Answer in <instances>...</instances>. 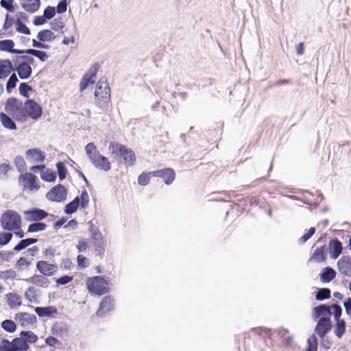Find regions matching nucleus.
I'll list each match as a JSON object with an SVG mask.
<instances>
[{"instance_id": "26", "label": "nucleus", "mask_w": 351, "mask_h": 351, "mask_svg": "<svg viewBox=\"0 0 351 351\" xmlns=\"http://www.w3.org/2000/svg\"><path fill=\"white\" fill-rule=\"evenodd\" d=\"M109 151L111 154H134L132 149L126 148L124 145L112 142L109 145Z\"/></svg>"}, {"instance_id": "19", "label": "nucleus", "mask_w": 351, "mask_h": 351, "mask_svg": "<svg viewBox=\"0 0 351 351\" xmlns=\"http://www.w3.org/2000/svg\"><path fill=\"white\" fill-rule=\"evenodd\" d=\"M51 332L53 335L62 337L67 335L69 328L66 323L63 322H56L52 325Z\"/></svg>"}, {"instance_id": "31", "label": "nucleus", "mask_w": 351, "mask_h": 351, "mask_svg": "<svg viewBox=\"0 0 351 351\" xmlns=\"http://www.w3.org/2000/svg\"><path fill=\"white\" fill-rule=\"evenodd\" d=\"M336 276L335 271L331 267H326L321 274V280L324 282H329Z\"/></svg>"}, {"instance_id": "6", "label": "nucleus", "mask_w": 351, "mask_h": 351, "mask_svg": "<svg viewBox=\"0 0 351 351\" xmlns=\"http://www.w3.org/2000/svg\"><path fill=\"white\" fill-rule=\"evenodd\" d=\"M25 117H29L34 120L38 119L43 114L41 106L34 99H27L24 103Z\"/></svg>"}, {"instance_id": "11", "label": "nucleus", "mask_w": 351, "mask_h": 351, "mask_svg": "<svg viewBox=\"0 0 351 351\" xmlns=\"http://www.w3.org/2000/svg\"><path fill=\"white\" fill-rule=\"evenodd\" d=\"M331 329V322L328 317H321L317 322L315 331L317 335L323 338Z\"/></svg>"}, {"instance_id": "49", "label": "nucleus", "mask_w": 351, "mask_h": 351, "mask_svg": "<svg viewBox=\"0 0 351 351\" xmlns=\"http://www.w3.org/2000/svg\"><path fill=\"white\" fill-rule=\"evenodd\" d=\"M19 89L20 94L25 97H29L28 92L33 90L31 86L25 82L20 84Z\"/></svg>"}, {"instance_id": "57", "label": "nucleus", "mask_w": 351, "mask_h": 351, "mask_svg": "<svg viewBox=\"0 0 351 351\" xmlns=\"http://www.w3.org/2000/svg\"><path fill=\"white\" fill-rule=\"evenodd\" d=\"M67 8V0H61L57 5L56 11L59 14L64 13Z\"/></svg>"}, {"instance_id": "51", "label": "nucleus", "mask_w": 351, "mask_h": 351, "mask_svg": "<svg viewBox=\"0 0 351 351\" xmlns=\"http://www.w3.org/2000/svg\"><path fill=\"white\" fill-rule=\"evenodd\" d=\"M13 2H14V0H1L0 5L2 8L5 9L7 11L13 12L14 11Z\"/></svg>"}, {"instance_id": "12", "label": "nucleus", "mask_w": 351, "mask_h": 351, "mask_svg": "<svg viewBox=\"0 0 351 351\" xmlns=\"http://www.w3.org/2000/svg\"><path fill=\"white\" fill-rule=\"evenodd\" d=\"M40 169L41 178L46 182H53L56 178V173L51 169L46 168L45 166H33L31 170L36 172Z\"/></svg>"}, {"instance_id": "58", "label": "nucleus", "mask_w": 351, "mask_h": 351, "mask_svg": "<svg viewBox=\"0 0 351 351\" xmlns=\"http://www.w3.org/2000/svg\"><path fill=\"white\" fill-rule=\"evenodd\" d=\"M315 228H311L308 230V232L304 234L300 239H299V242L301 243H305L306 241H308L313 235V234L315 233Z\"/></svg>"}, {"instance_id": "59", "label": "nucleus", "mask_w": 351, "mask_h": 351, "mask_svg": "<svg viewBox=\"0 0 351 351\" xmlns=\"http://www.w3.org/2000/svg\"><path fill=\"white\" fill-rule=\"evenodd\" d=\"M330 308L333 310V314L335 321L341 319L340 317L342 312L341 306L337 304H332Z\"/></svg>"}, {"instance_id": "15", "label": "nucleus", "mask_w": 351, "mask_h": 351, "mask_svg": "<svg viewBox=\"0 0 351 351\" xmlns=\"http://www.w3.org/2000/svg\"><path fill=\"white\" fill-rule=\"evenodd\" d=\"M14 71L18 73L21 80H26L31 76L32 69L27 62H18L14 65Z\"/></svg>"}, {"instance_id": "1", "label": "nucleus", "mask_w": 351, "mask_h": 351, "mask_svg": "<svg viewBox=\"0 0 351 351\" xmlns=\"http://www.w3.org/2000/svg\"><path fill=\"white\" fill-rule=\"evenodd\" d=\"M4 108L5 112L16 121L23 123L26 121L24 104L17 98H8L5 104Z\"/></svg>"}, {"instance_id": "33", "label": "nucleus", "mask_w": 351, "mask_h": 351, "mask_svg": "<svg viewBox=\"0 0 351 351\" xmlns=\"http://www.w3.org/2000/svg\"><path fill=\"white\" fill-rule=\"evenodd\" d=\"M346 332V322L343 319L336 320L334 333L338 339H341Z\"/></svg>"}, {"instance_id": "18", "label": "nucleus", "mask_w": 351, "mask_h": 351, "mask_svg": "<svg viewBox=\"0 0 351 351\" xmlns=\"http://www.w3.org/2000/svg\"><path fill=\"white\" fill-rule=\"evenodd\" d=\"M154 176L161 177L163 178L165 184H170L175 178V174L173 169L167 168L162 170L155 171L152 173Z\"/></svg>"}, {"instance_id": "45", "label": "nucleus", "mask_w": 351, "mask_h": 351, "mask_svg": "<svg viewBox=\"0 0 351 351\" xmlns=\"http://www.w3.org/2000/svg\"><path fill=\"white\" fill-rule=\"evenodd\" d=\"M330 296V291L328 289H320L318 290L316 294V299L317 300H324L325 299L329 298Z\"/></svg>"}, {"instance_id": "54", "label": "nucleus", "mask_w": 351, "mask_h": 351, "mask_svg": "<svg viewBox=\"0 0 351 351\" xmlns=\"http://www.w3.org/2000/svg\"><path fill=\"white\" fill-rule=\"evenodd\" d=\"M332 147H333V152L335 154L336 153H343V152H348V145L343 144V145H340L339 143H334L332 145Z\"/></svg>"}, {"instance_id": "32", "label": "nucleus", "mask_w": 351, "mask_h": 351, "mask_svg": "<svg viewBox=\"0 0 351 351\" xmlns=\"http://www.w3.org/2000/svg\"><path fill=\"white\" fill-rule=\"evenodd\" d=\"M6 297L10 307L14 308L21 305V298L20 295L14 293H10L7 294Z\"/></svg>"}, {"instance_id": "43", "label": "nucleus", "mask_w": 351, "mask_h": 351, "mask_svg": "<svg viewBox=\"0 0 351 351\" xmlns=\"http://www.w3.org/2000/svg\"><path fill=\"white\" fill-rule=\"evenodd\" d=\"M47 225L44 223H34L29 226L27 231L29 232H36L45 230Z\"/></svg>"}, {"instance_id": "63", "label": "nucleus", "mask_w": 351, "mask_h": 351, "mask_svg": "<svg viewBox=\"0 0 351 351\" xmlns=\"http://www.w3.org/2000/svg\"><path fill=\"white\" fill-rule=\"evenodd\" d=\"M46 21L45 18L44 16H35L33 23L36 26L42 25H43Z\"/></svg>"}, {"instance_id": "34", "label": "nucleus", "mask_w": 351, "mask_h": 351, "mask_svg": "<svg viewBox=\"0 0 351 351\" xmlns=\"http://www.w3.org/2000/svg\"><path fill=\"white\" fill-rule=\"evenodd\" d=\"M21 337H23L25 343L27 345H29V343H34L38 341V337L37 335L31 330L28 331H22L21 333Z\"/></svg>"}, {"instance_id": "61", "label": "nucleus", "mask_w": 351, "mask_h": 351, "mask_svg": "<svg viewBox=\"0 0 351 351\" xmlns=\"http://www.w3.org/2000/svg\"><path fill=\"white\" fill-rule=\"evenodd\" d=\"M10 169V167L7 164H1L0 165V177H7V173Z\"/></svg>"}, {"instance_id": "13", "label": "nucleus", "mask_w": 351, "mask_h": 351, "mask_svg": "<svg viewBox=\"0 0 351 351\" xmlns=\"http://www.w3.org/2000/svg\"><path fill=\"white\" fill-rule=\"evenodd\" d=\"M93 165L100 169L108 171L110 169V162L103 155H88Z\"/></svg>"}, {"instance_id": "7", "label": "nucleus", "mask_w": 351, "mask_h": 351, "mask_svg": "<svg viewBox=\"0 0 351 351\" xmlns=\"http://www.w3.org/2000/svg\"><path fill=\"white\" fill-rule=\"evenodd\" d=\"M23 189L29 193L37 192L40 188L37 182V177L31 173H27L20 176Z\"/></svg>"}, {"instance_id": "35", "label": "nucleus", "mask_w": 351, "mask_h": 351, "mask_svg": "<svg viewBox=\"0 0 351 351\" xmlns=\"http://www.w3.org/2000/svg\"><path fill=\"white\" fill-rule=\"evenodd\" d=\"M24 54H28L32 55L33 56H35L38 58L39 60H40L42 62H45L47 60L48 56L47 54L43 51H39L34 49H29L26 50H23Z\"/></svg>"}, {"instance_id": "16", "label": "nucleus", "mask_w": 351, "mask_h": 351, "mask_svg": "<svg viewBox=\"0 0 351 351\" xmlns=\"http://www.w3.org/2000/svg\"><path fill=\"white\" fill-rule=\"evenodd\" d=\"M25 219L29 221H36L43 219L47 216V213L41 209H34L24 212Z\"/></svg>"}, {"instance_id": "4", "label": "nucleus", "mask_w": 351, "mask_h": 351, "mask_svg": "<svg viewBox=\"0 0 351 351\" xmlns=\"http://www.w3.org/2000/svg\"><path fill=\"white\" fill-rule=\"evenodd\" d=\"M87 288L90 292L101 295L108 291V283L101 276H95L90 278L87 283Z\"/></svg>"}, {"instance_id": "39", "label": "nucleus", "mask_w": 351, "mask_h": 351, "mask_svg": "<svg viewBox=\"0 0 351 351\" xmlns=\"http://www.w3.org/2000/svg\"><path fill=\"white\" fill-rule=\"evenodd\" d=\"M15 25L16 30L18 32L26 35H29L31 34L30 29L23 23V22L21 21L19 19L16 20Z\"/></svg>"}, {"instance_id": "64", "label": "nucleus", "mask_w": 351, "mask_h": 351, "mask_svg": "<svg viewBox=\"0 0 351 351\" xmlns=\"http://www.w3.org/2000/svg\"><path fill=\"white\" fill-rule=\"evenodd\" d=\"M45 343L50 346H55L60 344V341L53 337H49L45 339Z\"/></svg>"}, {"instance_id": "56", "label": "nucleus", "mask_w": 351, "mask_h": 351, "mask_svg": "<svg viewBox=\"0 0 351 351\" xmlns=\"http://www.w3.org/2000/svg\"><path fill=\"white\" fill-rule=\"evenodd\" d=\"M149 173H141L138 178V182L140 185L145 186L149 182Z\"/></svg>"}, {"instance_id": "14", "label": "nucleus", "mask_w": 351, "mask_h": 351, "mask_svg": "<svg viewBox=\"0 0 351 351\" xmlns=\"http://www.w3.org/2000/svg\"><path fill=\"white\" fill-rule=\"evenodd\" d=\"M339 271L347 276H351V257L348 256H342L337 262Z\"/></svg>"}, {"instance_id": "52", "label": "nucleus", "mask_w": 351, "mask_h": 351, "mask_svg": "<svg viewBox=\"0 0 351 351\" xmlns=\"http://www.w3.org/2000/svg\"><path fill=\"white\" fill-rule=\"evenodd\" d=\"M55 14H56V9L54 7H52V6H47L45 9L44 13H43V16L46 20L52 19Z\"/></svg>"}, {"instance_id": "41", "label": "nucleus", "mask_w": 351, "mask_h": 351, "mask_svg": "<svg viewBox=\"0 0 351 351\" xmlns=\"http://www.w3.org/2000/svg\"><path fill=\"white\" fill-rule=\"evenodd\" d=\"M19 80L15 73H12L10 78L8 79L6 84V90L8 93H10L11 90L14 88L16 86Z\"/></svg>"}, {"instance_id": "62", "label": "nucleus", "mask_w": 351, "mask_h": 351, "mask_svg": "<svg viewBox=\"0 0 351 351\" xmlns=\"http://www.w3.org/2000/svg\"><path fill=\"white\" fill-rule=\"evenodd\" d=\"M77 260L80 267H86L88 266V259L82 255L77 256Z\"/></svg>"}, {"instance_id": "21", "label": "nucleus", "mask_w": 351, "mask_h": 351, "mask_svg": "<svg viewBox=\"0 0 351 351\" xmlns=\"http://www.w3.org/2000/svg\"><path fill=\"white\" fill-rule=\"evenodd\" d=\"M329 254L331 258L336 259L342 252V244L337 239L331 240L329 243Z\"/></svg>"}, {"instance_id": "36", "label": "nucleus", "mask_w": 351, "mask_h": 351, "mask_svg": "<svg viewBox=\"0 0 351 351\" xmlns=\"http://www.w3.org/2000/svg\"><path fill=\"white\" fill-rule=\"evenodd\" d=\"M37 241L38 240L36 239L33 238L23 239L14 247V250L17 252L21 251L25 249L26 247L36 243Z\"/></svg>"}, {"instance_id": "3", "label": "nucleus", "mask_w": 351, "mask_h": 351, "mask_svg": "<svg viewBox=\"0 0 351 351\" xmlns=\"http://www.w3.org/2000/svg\"><path fill=\"white\" fill-rule=\"evenodd\" d=\"M95 104L99 108H104L110 99V88L106 80H100L96 85L95 91Z\"/></svg>"}, {"instance_id": "42", "label": "nucleus", "mask_w": 351, "mask_h": 351, "mask_svg": "<svg viewBox=\"0 0 351 351\" xmlns=\"http://www.w3.org/2000/svg\"><path fill=\"white\" fill-rule=\"evenodd\" d=\"M14 65H16L18 62H27L29 65L33 64L34 62V59L29 56H16L13 60Z\"/></svg>"}, {"instance_id": "47", "label": "nucleus", "mask_w": 351, "mask_h": 351, "mask_svg": "<svg viewBox=\"0 0 351 351\" xmlns=\"http://www.w3.org/2000/svg\"><path fill=\"white\" fill-rule=\"evenodd\" d=\"M30 263L27 261V259L25 257H21L16 264V268L19 270H25L28 268L29 266Z\"/></svg>"}, {"instance_id": "24", "label": "nucleus", "mask_w": 351, "mask_h": 351, "mask_svg": "<svg viewBox=\"0 0 351 351\" xmlns=\"http://www.w3.org/2000/svg\"><path fill=\"white\" fill-rule=\"evenodd\" d=\"M16 319H19L20 324L23 326H26L29 324H33L36 322V317L34 315L29 314L27 313H20L16 315Z\"/></svg>"}, {"instance_id": "20", "label": "nucleus", "mask_w": 351, "mask_h": 351, "mask_svg": "<svg viewBox=\"0 0 351 351\" xmlns=\"http://www.w3.org/2000/svg\"><path fill=\"white\" fill-rule=\"evenodd\" d=\"M12 71H14V67L10 60H0V79L6 78Z\"/></svg>"}, {"instance_id": "38", "label": "nucleus", "mask_w": 351, "mask_h": 351, "mask_svg": "<svg viewBox=\"0 0 351 351\" xmlns=\"http://www.w3.org/2000/svg\"><path fill=\"white\" fill-rule=\"evenodd\" d=\"M317 317L330 315L331 310L329 307L324 304H321L314 308Z\"/></svg>"}, {"instance_id": "30", "label": "nucleus", "mask_w": 351, "mask_h": 351, "mask_svg": "<svg viewBox=\"0 0 351 351\" xmlns=\"http://www.w3.org/2000/svg\"><path fill=\"white\" fill-rule=\"evenodd\" d=\"M40 0H27V3H22V7L29 13H34L40 7Z\"/></svg>"}, {"instance_id": "5", "label": "nucleus", "mask_w": 351, "mask_h": 351, "mask_svg": "<svg viewBox=\"0 0 351 351\" xmlns=\"http://www.w3.org/2000/svg\"><path fill=\"white\" fill-rule=\"evenodd\" d=\"M1 346L4 351H27L29 348L21 336L14 338L12 341L7 339L1 340Z\"/></svg>"}, {"instance_id": "44", "label": "nucleus", "mask_w": 351, "mask_h": 351, "mask_svg": "<svg viewBox=\"0 0 351 351\" xmlns=\"http://www.w3.org/2000/svg\"><path fill=\"white\" fill-rule=\"evenodd\" d=\"M308 348L307 351H317V339L315 335H311L307 340Z\"/></svg>"}, {"instance_id": "25", "label": "nucleus", "mask_w": 351, "mask_h": 351, "mask_svg": "<svg viewBox=\"0 0 351 351\" xmlns=\"http://www.w3.org/2000/svg\"><path fill=\"white\" fill-rule=\"evenodd\" d=\"M0 121L3 128L9 130H16V125L8 114L0 112Z\"/></svg>"}, {"instance_id": "60", "label": "nucleus", "mask_w": 351, "mask_h": 351, "mask_svg": "<svg viewBox=\"0 0 351 351\" xmlns=\"http://www.w3.org/2000/svg\"><path fill=\"white\" fill-rule=\"evenodd\" d=\"M13 252L11 251H1L0 258L5 261H10L13 257Z\"/></svg>"}, {"instance_id": "27", "label": "nucleus", "mask_w": 351, "mask_h": 351, "mask_svg": "<svg viewBox=\"0 0 351 351\" xmlns=\"http://www.w3.org/2000/svg\"><path fill=\"white\" fill-rule=\"evenodd\" d=\"M326 258L325 247L322 246L315 249L310 258V261L315 263H321Z\"/></svg>"}, {"instance_id": "9", "label": "nucleus", "mask_w": 351, "mask_h": 351, "mask_svg": "<svg viewBox=\"0 0 351 351\" xmlns=\"http://www.w3.org/2000/svg\"><path fill=\"white\" fill-rule=\"evenodd\" d=\"M90 232L96 254L101 255L104 251L103 236L98 228L93 225L90 228Z\"/></svg>"}, {"instance_id": "8", "label": "nucleus", "mask_w": 351, "mask_h": 351, "mask_svg": "<svg viewBox=\"0 0 351 351\" xmlns=\"http://www.w3.org/2000/svg\"><path fill=\"white\" fill-rule=\"evenodd\" d=\"M66 196V189L62 184H58L53 187L46 195L47 199L56 202L64 201Z\"/></svg>"}, {"instance_id": "40", "label": "nucleus", "mask_w": 351, "mask_h": 351, "mask_svg": "<svg viewBox=\"0 0 351 351\" xmlns=\"http://www.w3.org/2000/svg\"><path fill=\"white\" fill-rule=\"evenodd\" d=\"M1 327L9 332H13L16 330V324L10 319H6L2 322Z\"/></svg>"}, {"instance_id": "22", "label": "nucleus", "mask_w": 351, "mask_h": 351, "mask_svg": "<svg viewBox=\"0 0 351 351\" xmlns=\"http://www.w3.org/2000/svg\"><path fill=\"white\" fill-rule=\"evenodd\" d=\"M14 43L12 40H0V51H8L14 54H24L23 50L14 49Z\"/></svg>"}, {"instance_id": "50", "label": "nucleus", "mask_w": 351, "mask_h": 351, "mask_svg": "<svg viewBox=\"0 0 351 351\" xmlns=\"http://www.w3.org/2000/svg\"><path fill=\"white\" fill-rule=\"evenodd\" d=\"M50 25L51 28L55 31L62 29L64 27V23L62 22L61 18L55 19L51 22Z\"/></svg>"}, {"instance_id": "17", "label": "nucleus", "mask_w": 351, "mask_h": 351, "mask_svg": "<svg viewBox=\"0 0 351 351\" xmlns=\"http://www.w3.org/2000/svg\"><path fill=\"white\" fill-rule=\"evenodd\" d=\"M36 268L43 275L50 276L56 271L58 267L55 265L48 263L44 261H40L37 263Z\"/></svg>"}, {"instance_id": "53", "label": "nucleus", "mask_w": 351, "mask_h": 351, "mask_svg": "<svg viewBox=\"0 0 351 351\" xmlns=\"http://www.w3.org/2000/svg\"><path fill=\"white\" fill-rule=\"evenodd\" d=\"M12 233H0V245H4L8 243L12 239Z\"/></svg>"}, {"instance_id": "55", "label": "nucleus", "mask_w": 351, "mask_h": 351, "mask_svg": "<svg viewBox=\"0 0 351 351\" xmlns=\"http://www.w3.org/2000/svg\"><path fill=\"white\" fill-rule=\"evenodd\" d=\"M89 196L86 191H82L80 199V204L82 208H86L88 204Z\"/></svg>"}, {"instance_id": "28", "label": "nucleus", "mask_w": 351, "mask_h": 351, "mask_svg": "<svg viewBox=\"0 0 351 351\" xmlns=\"http://www.w3.org/2000/svg\"><path fill=\"white\" fill-rule=\"evenodd\" d=\"M35 312L40 317H50L57 313V309L53 306L36 307Z\"/></svg>"}, {"instance_id": "23", "label": "nucleus", "mask_w": 351, "mask_h": 351, "mask_svg": "<svg viewBox=\"0 0 351 351\" xmlns=\"http://www.w3.org/2000/svg\"><path fill=\"white\" fill-rule=\"evenodd\" d=\"M113 306L112 300L110 297H105L102 299L97 315L102 317L104 314L111 310Z\"/></svg>"}, {"instance_id": "48", "label": "nucleus", "mask_w": 351, "mask_h": 351, "mask_svg": "<svg viewBox=\"0 0 351 351\" xmlns=\"http://www.w3.org/2000/svg\"><path fill=\"white\" fill-rule=\"evenodd\" d=\"M58 176L60 180H64L66 176V169L63 162H59L56 164Z\"/></svg>"}, {"instance_id": "37", "label": "nucleus", "mask_w": 351, "mask_h": 351, "mask_svg": "<svg viewBox=\"0 0 351 351\" xmlns=\"http://www.w3.org/2000/svg\"><path fill=\"white\" fill-rule=\"evenodd\" d=\"M80 206V198L75 197L72 202L66 204L64 212L66 214H71L75 212Z\"/></svg>"}, {"instance_id": "46", "label": "nucleus", "mask_w": 351, "mask_h": 351, "mask_svg": "<svg viewBox=\"0 0 351 351\" xmlns=\"http://www.w3.org/2000/svg\"><path fill=\"white\" fill-rule=\"evenodd\" d=\"M15 278L16 272L12 269L0 271V279L6 280L9 279H14Z\"/></svg>"}, {"instance_id": "2", "label": "nucleus", "mask_w": 351, "mask_h": 351, "mask_svg": "<svg viewBox=\"0 0 351 351\" xmlns=\"http://www.w3.org/2000/svg\"><path fill=\"white\" fill-rule=\"evenodd\" d=\"M21 225V215L15 210H8L1 217V226L3 230H19Z\"/></svg>"}, {"instance_id": "29", "label": "nucleus", "mask_w": 351, "mask_h": 351, "mask_svg": "<svg viewBox=\"0 0 351 351\" xmlns=\"http://www.w3.org/2000/svg\"><path fill=\"white\" fill-rule=\"evenodd\" d=\"M37 38L41 42H49L56 38L53 32L49 29H43L37 34Z\"/></svg>"}, {"instance_id": "10", "label": "nucleus", "mask_w": 351, "mask_h": 351, "mask_svg": "<svg viewBox=\"0 0 351 351\" xmlns=\"http://www.w3.org/2000/svg\"><path fill=\"white\" fill-rule=\"evenodd\" d=\"M99 69V65L95 64L89 71L84 74L80 82V91L86 89L90 84L94 83V78H96V73Z\"/></svg>"}]
</instances>
